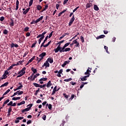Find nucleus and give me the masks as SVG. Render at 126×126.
I'll list each match as a JSON object with an SVG mask.
<instances>
[{"label":"nucleus","mask_w":126,"mask_h":126,"mask_svg":"<svg viewBox=\"0 0 126 126\" xmlns=\"http://www.w3.org/2000/svg\"><path fill=\"white\" fill-rule=\"evenodd\" d=\"M26 68H25V67H24V68H23L22 70H21L20 71H19L18 73V76H17V78H20L21 77H22V76L25 75L26 73Z\"/></svg>","instance_id":"obj_1"},{"label":"nucleus","mask_w":126,"mask_h":126,"mask_svg":"<svg viewBox=\"0 0 126 126\" xmlns=\"http://www.w3.org/2000/svg\"><path fill=\"white\" fill-rule=\"evenodd\" d=\"M58 44H59L58 47L56 48H55L54 49V51H55V53H58L59 51L61 53L62 47H61V41H60L59 43H58Z\"/></svg>","instance_id":"obj_2"},{"label":"nucleus","mask_w":126,"mask_h":126,"mask_svg":"<svg viewBox=\"0 0 126 126\" xmlns=\"http://www.w3.org/2000/svg\"><path fill=\"white\" fill-rule=\"evenodd\" d=\"M46 33H47V31H44V32L42 33V34H40V37L38 39V44H40L42 40H43V39H44L45 37V34H46Z\"/></svg>","instance_id":"obj_3"},{"label":"nucleus","mask_w":126,"mask_h":126,"mask_svg":"<svg viewBox=\"0 0 126 126\" xmlns=\"http://www.w3.org/2000/svg\"><path fill=\"white\" fill-rule=\"evenodd\" d=\"M46 55V52H43L42 53H41V54H40L39 56V57H40V58L39 59L38 63H40V61H42V60H43L44 57H45Z\"/></svg>","instance_id":"obj_4"},{"label":"nucleus","mask_w":126,"mask_h":126,"mask_svg":"<svg viewBox=\"0 0 126 126\" xmlns=\"http://www.w3.org/2000/svg\"><path fill=\"white\" fill-rule=\"evenodd\" d=\"M91 69H92V68H91L90 69V67H89V68L87 70V71L85 73V75H86L87 79V78H89V77H90V72H91Z\"/></svg>","instance_id":"obj_5"},{"label":"nucleus","mask_w":126,"mask_h":126,"mask_svg":"<svg viewBox=\"0 0 126 126\" xmlns=\"http://www.w3.org/2000/svg\"><path fill=\"white\" fill-rule=\"evenodd\" d=\"M75 19V15L73 14L72 17H71V18L70 19L69 22L68 23V26H71L72 25V23H73Z\"/></svg>","instance_id":"obj_6"},{"label":"nucleus","mask_w":126,"mask_h":126,"mask_svg":"<svg viewBox=\"0 0 126 126\" xmlns=\"http://www.w3.org/2000/svg\"><path fill=\"white\" fill-rule=\"evenodd\" d=\"M44 66H45V68H46V67H48V66H50V64L49 63V58L47 59V60H46L45 63H44L43 65H42L41 68H43Z\"/></svg>","instance_id":"obj_7"},{"label":"nucleus","mask_w":126,"mask_h":126,"mask_svg":"<svg viewBox=\"0 0 126 126\" xmlns=\"http://www.w3.org/2000/svg\"><path fill=\"white\" fill-rule=\"evenodd\" d=\"M60 89H58L57 90V86H56L53 89V92L52 93V95H54L56 94V92H58L59 91Z\"/></svg>","instance_id":"obj_8"},{"label":"nucleus","mask_w":126,"mask_h":126,"mask_svg":"<svg viewBox=\"0 0 126 126\" xmlns=\"http://www.w3.org/2000/svg\"><path fill=\"white\" fill-rule=\"evenodd\" d=\"M48 35H47V36H46L45 37V38L43 40V42L42 43V44L40 45V48H42V47H43H43H44V46H45L44 44H45L46 41H47V40H48Z\"/></svg>","instance_id":"obj_9"},{"label":"nucleus","mask_w":126,"mask_h":126,"mask_svg":"<svg viewBox=\"0 0 126 126\" xmlns=\"http://www.w3.org/2000/svg\"><path fill=\"white\" fill-rule=\"evenodd\" d=\"M9 25L10 27L14 26V21L12 18H10V22H9Z\"/></svg>","instance_id":"obj_10"},{"label":"nucleus","mask_w":126,"mask_h":126,"mask_svg":"<svg viewBox=\"0 0 126 126\" xmlns=\"http://www.w3.org/2000/svg\"><path fill=\"white\" fill-rule=\"evenodd\" d=\"M49 6H48V4H46V3L45 4V5H44V7H43V9H42V10L41 11V12H43V11H44L45 10H46V9H48Z\"/></svg>","instance_id":"obj_11"},{"label":"nucleus","mask_w":126,"mask_h":126,"mask_svg":"<svg viewBox=\"0 0 126 126\" xmlns=\"http://www.w3.org/2000/svg\"><path fill=\"white\" fill-rule=\"evenodd\" d=\"M10 47L11 48H13L14 47L17 48L18 47H19V45H18V44H14V43H11L10 44Z\"/></svg>","instance_id":"obj_12"},{"label":"nucleus","mask_w":126,"mask_h":126,"mask_svg":"<svg viewBox=\"0 0 126 126\" xmlns=\"http://www.w3.org/2000/svg\"><path fill=\"white\" fill-rule=\"evenodd\" d=\"M92 5H93L92 2H91V1H90L89 3H87L86 7V8H88L92 6Z\"/></svg>","instance_id":"obj_13"},{"label":"nucleus","mask_w":126,"mask_h":126,"mask_svg":"<svg viewBox=\"0 0 126 126\" xmlns=\"http://www.w3.org/2000/svg\"><path fill=\"white\" fill-rule=\"evenodd\" d=\"M19 87L17 88V91L18 90H21L22 89V88H23V86L22 85V83H19Z\"/></svg>","instance_id":"obj_14"},{"label":"nucleus","mask_w":126,"mask_h":126,"mask_svg":"<svg viewBox=\"0 0 126 126\" xmlns=\"http://www.w3.org/2000/svg\"><path fill=\"white\" fill-rule=\"evenodd\" d=\"M31 70L32 71H33V75H34V74H36V72L37 71V69H34L33 67H32V68H31Z\"/></svg>","instance_id":"obj_15"},{"label":"nucleus","mask_w":126,"mask_h":126,"mask_svg":"<svg viewBox=\"0 0 126 126\" xmlns=\"http://www.w3.org/2000/svg\"><path fill=\"white\" fill-rule=\"evenodd\" d=\"M80 79L84 82V81L87 80V77H86V76H85L84 77H81V78H80Z\"/></svg>","instance_id":"obj_16"},{"label":"nucleus","mask_w":126,"mask_h":126,"mask_svg":"<svg viewBox=\"0 0 126 126\" xmlns=\"http://www.w3.org/2000/svg\"><path fill=\"white\" fill-rule=\"evenodd\" d=\"M70 63V61H69V60H68V61H64L63 63L62 64V66H63V67H64V66H65V65H66L67 63Z\"/></svg>","instance_id":"obj_17"},{"label":"nucleus","mask_w":126,"mask_h":126,"mask_svg":"<svg viewBox=\"0 0 126 126\" xmlns=\"http://www.w3.org/2000/svg\"><path fill=\"white\" fill-rule=\"evenodd\" d=\"M36 8L38 10H41L42 8V6L40 4H37L36 5Z\"/></svg>","instance_id":"obj_18"},{"label":"nucleus","mask_w":126,"mask_h":126,"mask_svg":"<svg viewBox=\"0 0 126 126\" xmlns=\"http://www.w3.org/2000/svg\"><path fill=\"white\" fill-rule=\"evenodd\" d=\"M12 110V109L11 107H9L8 108L7 116H10L11 112Z\"/></svg>","instance_id":"obj_19"},{"label":"nucleus","mask_w":126,"mask_h":126,"mask_svg":"<svg viewBox=\"0 0 126 126\" xmlns=\"http://www.w3.org/2000/svg\"><path fill=\"white\" fill-rule=\"evenodd\" d=\"M30 9V7H28V8H27V9H25V11H23V14H26L27 13H28V12H29V10Z\"/></svg>","instance_id":"obj_20"},{"label":"nucleus","mask_w":126,"mask_h":126,"mask_svg":"<svg viewBox=\"0 0 126 126\" xmlns=\"http://www.w3.org/2000/svg\"><path fill=\"white\" fill-rule=\"evenodd\" d=\"M51 86H52L51 81H49L48 83H47V85H46V87L47 88H50V87H51Z\"/></svg>","instance_id":"obj_21"},{"label":"nucleus","mask_w":126,"mask_h":126,"mask_svg":"<svg viewBox=\"0 0 126 126\" xmlns=\"http://www.w3.org/2000/svg\"><path fill=\"white\" fill-rule=\"evenodd\" d=\"M30 108L29 107H27V108H25V109H23L22 111V113H24V112H26L27 111H29Z\"/></svg>","instance_id":"obj_22"},{"label":"nucleus","mask_w":126,"mask_h":126,"mask_svg":"<svg viewBox=\"0 0 126 126\" xmlns=\"http://www.w3.org/2000/svg\"><path fill=\"white\" fill-rule=\"evenodd\" d=\"M43 17H44V16H40V17H39V18H37V19H36V21H37L36 23H37L38 22H39L41 20H42Z\"/></svg>","instance_id":"obj_23"},{"label":"nucleus","mask_w":126,"mask_h":126,"mask_svg":"<svg viewBox=\"0 0 126 126\" xmlns=\"http://www.w3.org/2000/svg\"><path fill=\"white\" fill-rule=\"evenodd\" d=\"M104 37H105V35H104V34L99 35V36H97L96 37V39H100L101 38H104Z\"/></svg>","instance_id":"obj_24"},{"label":"nucleus","mask_w":126,"mask_h":126,"mask_svg":"<svg viewBox=\"0 0 126 126\" xmlns=\"http://www.w3.org/2000/svg\"><path fill=\"white\" fill-rule=\"evenodd\" d=\"M34 74H32V75L30 77H29L28 80H31V81H33V77Z\"/></svg>","instance_id":"obj_25"},{"label":"nucleus","mask_w":126,"mask_h":126,"mask_svg":"<svg viewBox=\"0 0 126 126\" xmlns=\"http://www.w3.org/2000/svg\"><path fill=\"white\" fill-rule=\"evenodd\" d=\"M54 72L55 74H57L58 72V74L57 75V77H59L60 78L61 77V75L60 74V73H59V71H54Z\"/></svg>","instance_id":"obj_26"},{"label":"nucleus","mask_w":126,"mask_h":126,"mask_svg":"<svg viewBox=\"0 0 126 126\" xmlns=\"http://www.w3.org/2000/svg\"><path fill=\"white\" fill-rule=\"evenodd\" d=\"M65 45H64L63 47H61V53H62V52H65Z\"/></svg>","instance_id":"obj_27"},{"label":"nucleus","mask_w":126,"mask_h":126,"mask_svg":"<svg viewBox=\"0 0 126 126\" xmlns=\"http://www.w3.org/2000/svg\"><path fill=\"white\" fill-rule=\"evenodd\" d=\"M8 84H9V83L8 82L7 83H5L3 85H1V86H0V88H3V87H6L7 86H8Z\"/></svg>","instance_id":"obj_28"},{"label":"nucleus","mask_w":126,"mask_h":126,"mask_svg":"<svg viewBox=\"0 0 126 126\" xmlns=\"http://www.w3.org/2000/svg\"><path fill=\"white\" fill-rule=\"evenodd\" d=\"M94 8L95 10H96V11L99 10V7L97 6L96 4L94 5Z\"/></svg>","instance_id":"obj_29"},{"label":"nucleus","mask_w":126,"mask_h":126,"mask_svg":"<svg viewBox=\"0 0 126 126\" xmlns=\"http://www.w3.org/2000/svg\"><path fill=\"white\" fill-rule=\"evenodd\" d=\"M6 78H7V77H6V74H5V71L4 74L2 75V78H1V80H4V79H6Z\"/></svg>","instance_id":"obj_30"},{"label":"nucleus","mask_w":126,"mask_h":126,"mask_svg":"<svg viewBox=\"0 0 126 126\" xmlns=\"http://www.w3.org/2000/svg\"><path fill=\"white\" fill-rule=\"evenodd\" d=\"M33 85L36 88H39L40 85H39V84H37L36 83H33Z\"/></svg>","instance_id":"obj_31"},{"label":"nucleus","mask_w":126,"mask_h":126,"mask_svg":"<svg viewBox=\"0 0 126 126\" xmlns=\"http://www.w3.org/2000/svg\"><path fill=\"white\" fill-rule=\"evenodd\" d=\"M21 99V97L19 96H18L17 97H13L12 100H17Z\"/></svg>","instance_id":"obj_32"},{"label":"nucleus","mask_w":126,"mask_h":126,"mask_svg":"<svg viewBox=\"0 0 126 126\" xmlns=\"http://www.w3.org/2000/svg\"><path fill=\"white\" fill-rule=\"evenodd\" d=\"M3 33L5 34H8V31L7 29H4V30H3Z\"/></svg>","instance_id":"obj_33"},{"label":"nucleus","mask_w":126,"mask_h":126,"mask_svg":"<svg viewBox=\"0 0 126 126\" xmlns=\"http://www.w3.org/2000/svg\"><path fill=\"white\" fill-rule=\"evenodd\" d=\"M47 80H48L47 78H41V79H40L39 81H42V82H43V81H47Z\"/></svg>","instance_id":"obj_34"},{"label":"nucleus","mask_w":126,"mask_h":126,"mask_svg":"<svg viewBox=\"0 0 126 126\" xmlns=\"http://www.w3.org/2000/svg\"><path fill=\"white\" fill-rule=\"evenodd\" d=\"M70 81H72V78H69V79H65L64 80V82H70Z\"/></svg>","instance_id":"obj_35"},{"label":"nucleus","mask_w":126,"mask_h":126,"mask_svg":"<svg viewBox=\"0 0 126 126\" xmlns=\"http://www.w3.org/2000/svg\"><path fill=\"white\" fill-rule=\"evenodd\" d=\"M48 62H49L50 63H53L54 60L53 58H48Z\"/></svg>","instance_id":"obj_36"},{"label":"nucleus","mask_w":126,"mask_h":126,"mask_svg":"<svg viewBox=\"0 0 126 126\" xmlns=\"http://www.w3.org/2000/svg\"><path fill=\"white\" fill-rule=\"evenodd\" d=\"M75 47H79V42H78L77 39H76V44L75 45Z\"/></svg>","instance_id":"obj_37"},{"label":"nucleus","mask_w":126,"mask_h":126,"mask_svg":"<svg viewBox=\"0 0 126 126\" xmlns=\"http://www.w3.org/2000/svg\"><path fill=\"white\" fill-rule=\"evenodd\" d=\"M35 58V56H33V57L31 58V59H30V60L29 61V63H32V61H33V60H34Z\"/></svg>","instance_id":"obj_38"},{"label":"nucleus","mask_w":126,"mask_h":126,"mask_svg":"<svg viewBox=\"0 0 126 126\" xmlns=\"http://www.w3.org/2000/svg\"><path fill=\"white\" fill-rule=\"evenodd\" d=\"M9 92H10V90H8L7 91H6V92H5L4 94H3V96H4V95H6V94H8Z\"/></svg>","instance_id":"obj_39"},{"label":"nucleus","mask_w":126,"mask_h":126,"mask_svg":"<svg viewBox=\"0 0 126 126\" xmlns=\"http://www.w3.org/2000/svg\"><path fill=\"white\" fill-rule=\"evenodd\" d=\"M30 28L28 26H26V27H25L24 28V31H25L26 32H27L28 31H29Z\"/></svg>","instance_id":"obj_40"},{"label":"nucleus","mask_w":126,"mask_h":126,"mask_svg":"<svg viewBox=\"0 0 126 126\" xmlns=\"http://www.w3.org/2000/svg\"><path fill=\"white\" fill-rule=\"evenodd\" d=\"M17 94H19V91L18 90L17 91V92H16V93H14V94H13V95H12L11 97H13V96L17 95Z\"/></svg>","instance_id":"obj_41"},{"label":"nucleus","mask_w":126,"mask_h":126,"mask_svg":"<svg viewBox=\"0 0 126 126\" xmlns=\"http://www.w3.org/2000/svg\"><path fill=\"white\" fill-rule=\"evenodd\" d=\"M37 43V41L35 40L34 43H33V44H32V48H33V47H35V45Z\"/></svg>","instance_id":"obj_42"},{"label":"nucleus","mask_w":126,"mask_h":126,"mask_svg":"<svg viewBox=\"0 0 126 126\" xmlns=\"http://www.w3.org/2000/svg\"><path fill=\"white\" fill-rule=\"evenodd\" d=\"M8 106H13V101H10V102H9V103H8L7 104Z\"/></svg>","instance_id":"obj_43"},{"label":"nucleus","mask_w":126,"mask_h":126,"mask_svg":"<svg viewBox=\"0 0 126 126\" xmlns=\"http://www.w3.org/2000/svg\"><path fill=\"white\" fill-rule=\"evenodd\" d=\"M84 86H85L84 82H83V81H82V84L81 85V86L80 87V89H82L83 88V87H84Z\"/></svg>","instance_id":"obj_44"},{"label":"nucleus","mask_w":126,"mask_h":126,"mask_svg":"<svg viewBox=\"0 0 126 126\" xmlns=\"http://www.w3.org/2000/svg\"><path fill=\"white\" fill-rule=\"evenodd\" d=\"M34 0H31L29 2V6H31L33 3V1Z\"/></svg>","instance_id":"obj_45"},{"label":"nucleus","mask_w":126,"mask_h":126,"mask_svg":"<svg viewBox=\"0 0 126 126\" xmlns=\"http://www.w3.org/2000/svg\"><path fill=\"white\" fill-rule=\"evenodd\" d=\"M37 23V19L36 20H32V22H31V24H35Z\"/></svg>","instance_id":"obj_46"},{"label":"nucleus","mask_w":126,"mask_h":126,"mask_svg":"<svg viewBox=\"0 0 126 126\" xmlns=\"http://www.w3.org/2000/svg\"><path fill=\"white\" fill-rule=\"evenodd\" d=\"M63 95L65 97V98L67 99L69 97V95H67V94H63Z\"/></svg>","instance_id":"obj_47"},{"label":"nucleus","mask_w":126,"mask_h":126,"mask_svg":"<svg viewBox=\"0 0 126 126\" xmlns=\"http://www.w3.org/2000/svg\"><path fill=\"white\" fill-rule=\"evenodd\" d=\"M40 91V89H38L36 91H35V93L34 94V95H37L38 93H39Z\"/></svg>","instance_id":"obj_48"},{"label":"nucleus","mask_w":126,"mask_h":126,"mask_svg":"<svg viewBox=\"0 0 126 126\" xmlns=\"http://www.w3.org/2000/svg\"><path fill=\"white\" fill-rule=\"evenodd\" d=\"M70 42H68L67 43H65V44H64L65 48H66V47H67V46H69V45H70Z\"/></svg>","instance_id":"obj_49"},{"label":"nucleus","mask_w":126,"mask_h":126,"mask_svg":"<svg viewBox=\"0 0 126 126\" xmlns=\"http://www.w3.org/2000/svg\"><path fill=\"white\" fill-rule=\"evenodd\" d=\"M104 49H105L107 53H109L108 52V47H107V46H104Z\"/></svg>","instance_id":"obj_50"},{"label":"nucleus","mask_w":126,"mask_h":126,"mask_svg":"<svg viewBox=\"0 0 126 126\" xmlns=\"http://www.w3.org/2000/svg\"><path fill=\"white\" fill-rule=\"evenodd\" d=\"M71 48H65L64 49L65 52H67L68 51H70Z\"/></svg>","instance_id":"obj_51"},{"label":"nucleus","mask_w":126,"mask_h":126,"mask_svg":"<svg viewBox=\"0 0 126 126\" xmlns=\"http://www.w3.org/2000/svg\"><path fill=\"white\" fill-rule=\"evenodd\" d=\"M74 96H75L74 94H72L71 97H70L69 98L70 100H72V99L74 98Z\"/></svg>","instance_id":"obj_52"},{"label":"nucleus","mask_w":126,"mask_h":126,"mask_svg":"<svg viewBox=\"0 0 126 126\" xmlns=\"http://www.w3.org/2000/svg\"><path fill=\"white\" fill-rule=\"evenodd\" d=\"M80 6H77V7H76L75 8H74V9H73V12H75V11H76V10H77V9H78V8H79Z\"/></svg>","instance_id":"obj_53"},{"label":"nucleus","mask_w":126,"mask_h":126,"mask_svg":"<svg viewBox=\"0 0 126 126\" xmlns=\"http://www.w3.org/2000/svg\"><path fill=\"white\" fill-rule=\"evenodd\" d=\"M5 71V76L7 77V75H8V76H9V73L8 71H7V70H6V71Z\"/></svg>","instance_id":"obj_54"},{"label":"nucleus","mask_w":126,"mask_h":126,"mask_svg":"<svg viewBox=\"0 0 126 126\" xmlns=\"http://www.w3.org/2000/svg\"><path fill=\"white\" fill-rule=\"evenodd\" d=\"M10 101V99H7L6 100H5V101H4V104L5 105V104H7V103H8V102H9Z\"/></svg>","instance_id":"obj_55"},{"label":"nucleus","mask_w":126,"mask_h":126,"mask_svg":"<svg viewBox=\"0 0 126 126\" xmlns=\"http://www.w3.org/2000/svg\"><path fill=\"white\" fill-rule=\"evenodd\" d=\"M28 106H29L28 108H29V110H30L32 106V104H29Z\"/></svg>","instance_id":"obj_56"},{"label":"nucleus","mask_w":126,"mask_h":126,"mask_svg":"<svg viewBox=\"0 0 126 126\" xmlns=\"http://www.w3.org/2000/svg\"><path fill=\"white\" fill-rule=\"evenodd\" d=\"M52 108V104H49L48 105V109L50 110H51Z\"/></svg>","instance_id":"obj_57"},{"label":"nucleus","mask_w":126,"mask_h":126,"mask_svg":"<svg viewBox=\"0 0 126 126\" xmlns=\"http://www.w3.org/2000/svg\"><path fill=\"white\" fill-rule=\"evenodd\" d=\"M80 39H81L82 42H84V38L83 36H81Z\"/></svg>","instance_id":"obj_58"},{"label":"nucleus","mask_w":126,"mask_h":126,"mask_svg":"<svg viewBox=\"0 0 126 126\" xmlns=\"http://www.w3.org/2000/svg\"><path fill=\"white\" fill-rule=\"evenodd\" d=\"M3 20H4V16H1L0 18V21H3Z\"/></svg>","instance_id":"obj_59"},{"label":"nucleus","mask_w":126,"mask_h":126,"mask_svg":"<svg viewBox=\"0 0 126 126\" xmlns=\"http://www.w3.org/2000/svg\"><path fill=\"white\" fill-rule=\"evenodd\" d=\"M42 118V119L43 120H46V115H43Z\"/></svg>","instance_id":"obj_60"},{"label":"nucleus","mask_w":126,"mask_h":126,"mask_svg":"<svg viewBox=\"0 0 126 126\" xmlns=\"http://www.w3.org/2000/svg\"><path fill=\"white\" fill-rule=\"evenodd\" d=\"M19 93H18V95H20L21 94H23L24 92H21L20 91H18Z\"/></svg>","instance_id":"obj_61"},{"label":"nucleus","mask_w":126,"mask_h":126,"mask_svg":"<svg viewBox=\"0 0 126 126\" xmlns=\"http://www.w3.org/2000/svg\"><path fill=\"white\" fill-rule=\"evenodd\" d=\"M31 123H32V121L31 120H28V121H27L28 125H29V124H31Z\"/></svg>","instance_id":"obj_62"},{"label":"nucleus","mask_w":126,"mask_h":126,"mask_svg":"<svg viewBox=\"0 0 126 126\" xmlns=\"http://www.w3.org/2000/svg\"><path fill=\"white\" fill-rule=\"evenodd\" d=\"M65 123V121H63L62 124H61L60 126H64Z\"/></svg>","instance_id":"obj_63"},{"label":"nucleus","mask_w":126,"mask_h":126,"mask_svg":"<svg viewBox=\"0 0 126 126\" xmlns=\"http://www.w3.org/2000/svg\"><path fill=\"white\" fill-rule=\"evenodd\" d=\"M12 67H13V64H12V65L10 66V67H9V68H8V70H10V69H11V68H12Z\"/></svg>","instance_id":"obj_64"}]
</instances>
